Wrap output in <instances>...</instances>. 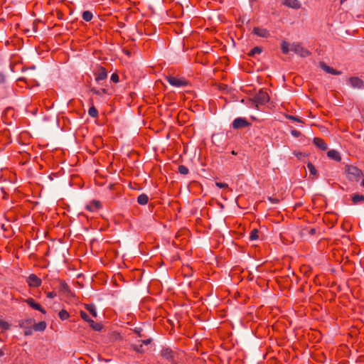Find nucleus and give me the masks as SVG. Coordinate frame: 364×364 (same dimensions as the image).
Returning <instances> with one entry per match:
<instances>
[{"label": "nucleus", "mask_w": 364, "mask_h": 364, "mask_svg": "<svg viewBox=\"0 0 364 364\" xmlns=\"http://www.w3.org/2000/svg\"><path fill=\"white\" fill-rule=\"evenodd\" d=\"M35 320L31 318L21 319L18 321V326L23 328V334L25 336H31L33 333V326Z\"/></svg>", "instance_id": "nucleus-1"}, {"label": "nucleus", "mask_w": 364, "mask_h": 364, "mask_svg": "<svg viewBox=\"0 0 364 364\" xmlns=\"http://www.w3.org/2000/svg\"><path fill=\"white\" fill-rule=\"evenodd\" d=\"M346 171L347 173L348 178L350 181H358L360 177L363 176L362 171L356 166L352 165L347 166L346 168Z\"/></svg>", "instance_id": "nucleus-2"}, {"label": "nucleus", "mask_w": 364, "mask_h": 364, "mask_svg": "<svg viewBox=\"0 0 364 364\" xmlns=\"http://www.w3.org/2000/svg\"><path fill=\"white\" fill-rule=\"evenodd\" d=\"M166 80L171 85L176 87H183L187 85V81L183 78L168 75L166 77Z\"/></svg>", "instance_id": "nucleus-3"}, {"label": "nucleus", "mask_w": 364, "mask_h": 364, "mask_svg": "<svg viewBox=\"0 0 364 364\" xmlns=\"http://www.w3.org/2000/svg\"><path fill=\"white\" fill-rule=\"evenodd\" d=\"M269 100V97L267 92L259 90L255 96V102L259 105H264Z\"/></svg>", "instance_id": "nucleus-4"}, {"label": "nucleus", "mask_w": 364, "mask_h": 364, "mask_svg": "<svg viewBox=\"0 0 364 364\" xmlns=\"http://www.w3.org/2000/svg\"><path fill=\"white\" fill-rule=\"evenodd\" d=\"M291 50L294 51L301 57H307L310 55V52L304 48L301 44H293L291 48Z\"/></svg>", "instance_id": "nucleus-5"}, {"label": "nucleus", "mask_w": 364, "mask_h": 364, "mask_svg": "<svg viewBox=\"0 0 364 364\" xmlns=\"http://www.w3.org/2000/svg\"><path fill=\"white\" fill-rule=\"evenodd\" d=\"M26 282L30 287H38L42 284V280L34 274H31L26 279Z\"/></svg>", "instance_id": "nucleus-6"}, {"label": "nucleus", "mask_w": 364, "mask_h": 364, "mask_svg": "<svg viewBox=\"0 0 364 364\" xmlns=\"http://www.w3.org/2000/svg\"><path fill=\"white\" fill-rule=\"evenodd\" d=\"M348 82V84L354 89L364 88V81L358 77H350Z\"/></svg>", "instance_id": "nucleus-7"}, {"label": "nucleus", "mask_w": 364, "mask_h": 364, "mask_svg": "<svg viewBox=\"0 0 364 364\" xmlns=\"http://www.w3.org/2000/svg\"><path fill=\"white\" fill-rule=\"evenodd\" d=\"M250 125V123H249L246 119L242 117L236 118L232 122V128L235 129H242Z\"/></svg>", "instance_id": "nucleus-8"}, {"label": "nucleus", "mask_w": 364, "mask_h": 364, "mask_svg": "<svg viewBox=\"0 0 364 364\" xmlns=\"http://www.w3.org/2000/svg\"><path fill=\"white\" fill-rule=\"evenodd\" d=\"M95 80L97 82H100L101 80H104L107 77V73L106 69L103 67H100V68L95 73Z\"/></svg>", "instance_id": "nucleus-9"}, {"label": "nucleus", "mask_w": 364, "mask_h": 364, "mask_svg": "<svg viewBox=\"0 0 364 364\" xmlns=\"http://www.w3.org/2000/svg\"><path fill=\"white\" fill-rule=\"evenodd\" d=\"M59 282V291L65 295H70L72 294L71 289L68 284L64 280L58 279Z\"/></svg>", "instance_id": "nucleus-10"}, {"label": "nucleus", "mask_w": 364, "mask_h": 364, "mask_svg": "<svg viewBox=\"0 0 364 364\" xmlns=\"http://www.w3.org/2000/svg\"><path fill=\"white\" fill-rule=\"evenodd\" d=\"M25 302L29 305L31 308L39 311L42 314H46V310L38 303L35 301V300L32 298H28L25 300Z\"/></svg>", "instance_id": "nucleus-11"}, {"label": "nucleus", "mask_w": 364, "mask_h": 364, "mask_svg": "<svg viewBox=\"0 0 364 364\" xmlns=\"http://www.w3.org/2000/svg\"><path fill=\"white\" fill-rule=\"evenodd\" d=\"M282 3L285 6L294 9H299L301 8V3L298 0H282Z\"/></svg>", "instance_id": "nucleus-12"}, {"label": "nucleus", "mask_w": 364, "mask_h": 364, "mask_svg": "<svg viewBox=\"0 0 364 364\" xmlns=\"http://www.w3.org/2000/svg\"><path fill=\"white\" fill-rule=\"evenodd\" d=\"M161 355L163 358L168 361H174V353L171 348H164L161 352Z\"/></svg>", "instance_id": "nucleus-13"}, {"label": "nucleus", "mask_w": 364, "mask_h": 364, "mask_svg": "<svg viewBox=\"0 0 364 364\" xmlns=\"http://www.w3.org/2000/svg\"><path fill=\"white\" fill-rule=\"evenodd\" d=\"M313 143L317 148L320 149L322 151H326L328 149L327 144L321 138H314Z\"/></svg>", "instance_id": "nucleus-14"}, {"label": "nucleus", "mask_w": 364, "mask_h": 364, "mask_svg": "<svg viewBox=\"0 0 364 364\" xmlns=\"http://www.w3.org/2000/svg\"><path fill=\"white\" fill-rule=\"evenodd\" d=\"M320 66L323 70L331 75H338L342 73L341 71L333 69V68L327 65L325 63H321Z\"/></svg>", "instance_id": "nucleus-15"}, {"label": "nucleus", "mask_w": 364, "mask_h": 364, "mask_svg": "<svg viewBox=\"0 0 364 364\" xmlns=\"http://www.w3.org/2000/svg\"><path fill=\"white\" fill-rule=\"evenodd\" d=\"M253 33L262 38H267L269 36V33L266 28L259 27H255L253 29Z\"/></svg>", "instance_id": "nucleus-16"}, {"label": "nucleus", "mask_w": 364, "mask_h": 364, "mask_svg": "<svg viewBox=\"0 0 364 364\" xmlns=\"http://www.w3.org/2000/svg\"><path fill=\"white\" fill-rule=\"evenodd\" d=\"M327 156L328 158H330L332 160H334L336 161H341V156L340 155V153L335 150V149H331L327 152Z\"/></svg>", "instance_id": "nucleus-17"}, {"label": "nucleus", "mask_w": 364, "mask_h": 364, "mask_svg": "<svg viewBox=\"0 0 364 364\" xmlns=\"http://www.w3.org/2000/svg\"><path fill=\"white\" fill-rule=\"evenodd\" d=\"M101 208V204L98 200H92L87 205L86 208L90 211H96Z\"/></svg>", "instance_id": "nucleus-18"}, {"label": "nucleus", "mask_w": 364, "mask_h": 364, "mask_svg": "<svg viewBox=\"0 0 364 364\" xmlns=\"http://www.w3.org/2000/svg\"><path fill=\"white\" fill-rule=\"evenodd\" d=\"M47 324L45 321H40L38 323H33V329L35 331H43L46 330Z\"/></svg>", "instance_id": "nucleus-19"}, {"label": "nucleus", "mask_w": 364, "mask_h": 364, "mask_svg": "<svg viewBox=\"0 0 364 364\" xmlns=\"http://www.w3.org/2000/svg\"><path fill=\"white\" fill-rule=\"evenodd\" d=\"M85 308L95 318L97 316L96 307L93 304H85Z\"/></svg>", "instance_id": "nucleus-20"}, {"label": "nucleus", "mask_w": 364, "mask_h": 364, "mask_svg": "<svg viewBox=\"0 0 364 364\" xmlns=\"http://www.w3.org/2000/svg\"><path fill=\"white\" fill-rule=\"evenodd\" d=\"M352 201L353 204L363 203H364V196L360 194H353L351 197Z\"/></svg>", "instance_id": "nucleus-21"}, {"label": "nucleus", "mask_w": 364, "mask_h": 364, "mask_svg": "<svg viewBox=\"0 0 364 364\" xmlns=\"http://www.w3.org/2000/svg\"><path fill=\"white\" fill-rule=\"evenodd\" d=\"M90 105H91V107H90V109L88 110V114L90 117H92L93 118H97L98 117V111L93 105V102L92 100H90Z\"/></svg>", "instance_id": "nucleus-22"}, {"label": "nucleus", "mask_w": 364, "mask_h": 364, "mask_svg": "<svg viewBox=\"0 0 364 364\" xmlns=\"http://www.w3.org/2000/svg\"><path fill=\"white\" fill-rule=\"evenodd\" d=\"M149 201V197L146 194L142 193L139 195L137 198V202L139 204L144 205L147 204Z\"/></svg>", "instance_id": "nucleus-23"}, {"label": "nucleus", "mask_w": 364, "mask_h": 364, "mask_svg": "<svg viewBox=\"0 0 364 364\" xmlns=\"http://www.w3.org/2000/svg\"><path fill=\"white\" fill-rule=\"evenodd\" d=\"M90 91L91 92H92L93 94L99 95V96H102V95L107 94V90L105 88L97 89L96 87H91L90 89Z\"/></svg>", "instance_id": "nucleus-24"}, {"label": "nucleus", "mask_w": 364, "mask_h": 364, "mask_svg": "<svg viewBox=\"0 0 364 364\" xmlns=\"http://www.w3.org/2000/svg\"><path fill=\"white\" fill-rule=\"evenodd\" d=\"M82 17L83 20H85L87 22L90 21L92 19L93 15L92 13L90 11H85L82 13Z\"/></svg>", "instance_id": "nucleus-25"}, {"label": "nucleus", "mask_w": 364, "mask_h": 364, "mask_svg": "<svg viewBox=\"0 0 364 364\" xmlns=\"http://www.w3.org/2000/svg\"><path fill=\"white\" fill-rule=\"evenodd\" d=\"M90 326L95 331H100L102 328V324L100 323H95L92 319L89 323Z\"/></svg>", "instance_id": "nucleus-26"}, {"label": "nucleus", "mask_w": 364, "mask_h": 364, "mask_svg": "<svg viewBox=\"0 0 364 364\" xmlns=\"http://www.w3.org/2000/svg\"><path fill=\"white\" fill-rule=\"evenodd\" d=\"M58 316L61 320L65 321L69 318L70 314L66 310L62 309L58 313Z\"/></svg>", "instance_id": "nucleus-27"}, {"label": "nucleus", "mask_w": 364, "mask_h": 364, "mask_svg": "<svg viewBox=\"0 0 364 364\" xmlns=\"http://www.w3.org/2000/svg\"><path fill=\"white\" fill-rule=\"evenodd\" d=\"M281 50L284 54H287L289 51V43L286 41H282L281 44Z\"/></svg>", "instance_id": "nucleus-28"}, {"label": "nucleus", "mask_w": 364, "mask_h": 364, "mask_svg": "<svg viewBox=\"0 0 364 364\" xmlns=\"http://www.w3.org/2000/svg\"><path fill=\"white\" fill-rule=\"evenodd\" d=\"M132 348H133V350L134 351H136V353H143L145 351V350L143 348V345L142 344H140V345H132Z\"/></svg>", "instance_id": "nucleus-29"}, {"label": "nucleus", "mask_w": 364, "mask_h": 364, "mask_svg": "<svg viewBox=\"0 0 364 364\" xmlns=\"http://www.w3.org/2000/svg\"><path fill=\"white\" fill-rule=\"evenodd\" d=\"M262 51V50L260 47L256 46L250 50V52L249 53V55L254 56L255 54H260Z\"/></svg>", "instance_id": "nucleus-30"}, {"label": "nucleus", "mask_w": 364, "mask_h": 364, "mask_svg": "<svg viewBox=\"0 0 364 364\" xmlns=\"http://www.w3.org/2000/svg\"><path fill=\"white\" fill-rule=\"evenodd\" d=\"M258 234H259V231L257 229H253L250 232V240L252 241V240H255L258 239V237H259Z\"/></svg>", "instance_id": "nucleus-31"}, {"label": "nucleus", "mask_w": 364, "mask_h": 364, "mask_svg": "<svg viewBox=\"0 0 364 364\" xmlns=\"http://www.w3.org/2000/svg\"><path fill=\"white\" fill-rule=\"evenodd\" d=\"M178 173H180L181 174H183V175H186L188 173V168L183 166V165H180L178 168Z\"/></svg>", "instance_id": "nucleus-32"}, {"label": "nucleus", "mask_w": 364, "mask_h": 364, "mask_svg": "<svg viewBox=\"0 0 364 364\" xmlns=\"http://www.w3.org/2000/svg\"><path fill=\"white\" fill-rule=\"evenodd\" d=\"M80 316L81 318L86 322H87L88 323H90V322L92 321V319L90 318V316H88V314L87 313H85V311H80Z\"/></svg>", "instance_id": "nucleus-33"}, {"label": "nucleus", "mask_w": 364, "mask_h": 364, "mask_svg": "<svg viewBox=\"0 0 364 364\" xmlns=\"http://www.w3.org/2000/svg\"><path fill=\"white\" fill-rule=\"evenodd\" d=\"M10 327L11 325L8 322L4 320H0V328H1L4 330H9Z\"/></svg>", "instance_id": "nucleus-34"}, {"label": "nucleus", "mask_w": 364, "mask_h": 364, "mask_svg": "<svg viewBox=\"0 0 364 364\" xmlns=\"http://www.w3.org/2000/svg\"><path fill=\"white\" fill-rule=\"evenodd\" d=\"M307 167H308V169L311 174L316 175V173H317L316 169L315 166L311 163H309L307 164Z\"/></svg>", "instance_id": "nucleus-35"}, {"label": "nucleus", "mask_w": 364, "mask_h": 364, "mask_svg": "<svg viewBox=\"0 0 364 364\" xmlns=\"http://www.w3.org/2000/svg\"><path fill=\"white\" fill-rule=\"evenodd\" d=\"M215 186L220 188H228V185L225 183L222 182H215Z\"/></svg>", "instance_id": "nucleus-36"}, {"label": "nucleus", "mask_w": 364, "mask_h": 364, "mask_svg": "<svg viewBox=\"0 0 364 364\" xmlns=\"http://www.w3.org/2000/svg\"><path fill=\"white\" fill-rule=\"evenodd\" d=\"M111 80L115 83L119 82V76L117 73H113L111 75Z\"/></svg>", "instance_id": "nucleus-37"}, {"label": "nucleus", "mask_w": 364, "mask_h": 364, "mask_svg": "<svg viewBox=\"0 0 364 364\" xmlns=\"http://www.w3.org/2000/svg\"><path fill=\"white\" fill-rule=\"evenodd\" d=\"M46 296L49 299H53L56 296V293L54 291H49L46 293Z\"/></svg>", "instance_id": "nucleus-38"}, {"label": "nucleus", "mask_w": 364, "mask_h": 364, "mask_svg": "<svg viewBox=\"0 0 364 364\" xmlns=\"http://www.w3.org/2000/svg\"><path fill=\"white\" fill-rule=\"evenodd\" d=\"M291 133L292 136H294L295 137H299L301 134L299 131L296 130V129L291 130Z\"/></svg>", "instance_id": "nucleus-39"}, {"label": "nucleus", "mask_w": 364, "mask_h": 364, "mask_svg": "<svg viewBox=\"0 0 364 364\" xmlns=\"http://www.w3.org/2000/svg\"><path fill=\"white\" fill-rule=\"evenodd\" d=\"M288 118L289 119H291V120H294V121L301 122V120L300 119H299L298 117H296L295 116L289 115V116H288Z\"/></svg>", "instance_id": "nucleus-40"}, {"label": "nucleus", "mask_w": 364, "mask_h": 364, "mask_svg": "<svg viewBox=\"0 0 364 364\" xmlns=\"http://www.w3.org/2000/svg\"><path fill=\"white\" fill-rule=\"evenodd\" d=\"M151 339H146V340H142L141 342L144 345H148L151 343Z\"/></svg>", "instance_id": "nucleus-41"}, {"label": "nucleus", "mask_w": 364, "mask_h": 364, "mask_svg": "<svg viewBox=\"0 0 364 364\" xmlns=\"http://www.w3.org/2000/svg\"><path fill=\"white\" fill-rule=\"evenodd\" d=\"M57 16H58V18L61 19L63 18V13L61 11H57Z\"/></svg>", "instance_id": "nucleus-42"}, {"label": "nucleus", "mask_w": 364, "mask_h": 364, "mask_svg": "<svg viewBox=\"0 0 364 364\" xmlns=\"http://www.w3.org/2000/svg\"><path fill=\"white\" fill-rule=\"evenodd\" d=\"M316 230L315 228H311L310 230H309V234L311 235H314L316 233Z\"/></svg>", "instance_id": "nucleus-43"}, {"label": "nucleus", "mask_w": 364, "mask_h": 364, "mask_svg": "<svg viewBox=\"0 0 364 364\" xmlns=\"http://www.w3.org/2000/svg\"><path fill=\"white\" fill-rule=\"evenodd\" d=\"M346 0H340L341 4H343Z\"/></svg>", "instance_id": "nucleus-44"}, {"label": "nucleus", "mask_w": 364, "mask_h": 364, "mask_svg": "<svg viewBox=\"0 0 364 364\" xmlns=\"http://www.w3.org/2000/svg\"><path fill=\"white\" fill-rule=\"evenodd\" d=\"M3 78H4L3 76L1 75H0V82L2 81Z\"/></svg>", "instance_id": "nucleus-45"}, {"label": "nucleus", "mask_w": 364, "mask_h": 364, "mask_svg": "<svg viewBox=\"0 0 364 364\" xmlns=\"http://www.w3.org/2000/svg\"><path fill=\"white\" fill-rule=\"evenodd\" d=\"M362 120L364 122V114L362 116Z\"/></svg>", "instance_id": "nucleus-46"}, {"label": "nucleus", "mask_w": 364, "mask_h": 364, "mask_svg": "<svg viewBox=\"0 0 364 364\" xmlns=\"http://www.w3.org/2000/svg\"><path fill=\"white\" fill-rule=\"evenodd\" d=\"M3 355V353L1 352V350H0V355Z\"/></svg>", "instance_id": "nucleus-47"}]
</instances>
